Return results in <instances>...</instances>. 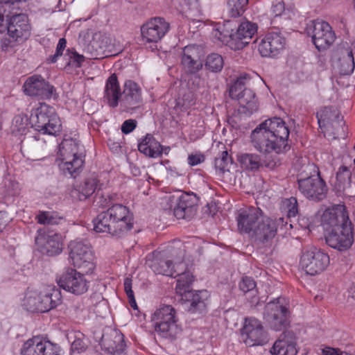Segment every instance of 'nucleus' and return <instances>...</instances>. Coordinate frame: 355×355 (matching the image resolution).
Masks as SVG:
<instances>
[{
    "instance_id": "obj_46",
    "label": "nucleus",
    "mask_w": 355,
    "mask_h": 355,
    "mask_svg": "<svg viewBox=\"0 0 355 355\" xmlns=\"http://www.w3.org/2000/svg\"><path fill=\"white\" fill-rule=\"evenodd\" d=\"M225 25L220 26L214 30L212 34L215 38L230 47V44L234 43V33H230L229 31L225 29Z\"/></svg>"
},
{
    "instance_id": "obj_35",
    "label": "nucleus",
    "mask_w": 355,
    "mask_h": 355,
    "mask_svg": "<svg viewBox=\"0 0 355 355\" xmlns=\"http://www.w3.org/2000/svg\"><path fill=\"white\" fill-rule=\"evenodd\" d=\"M94 230L98 233H107L116 238H121L118 231L112 223L107 210L97 215L93 220Z\"/></svg>"
},
{
    "instance_id": "obj_43",
    "label": "nucleus",
    "mask_w": 355,
    "mask_h": 355,
    "mask_svg": "<svg viewBox=\"0 0 355 355\" xmlns=\"http://www.w3.org/2000/svg\"><path fill=\"white\" fill-rule=\"evenodd\" d=\"M154 272L166 276L173 277L175 274V270L172 267V262L170 260L153 261L150 266Z\"/></svg>"
},
{
    "instance_id": "obj_19",
    "label": "nucleus",
    "mask_w": 355,
    "mask_h": 355,
    "mask_svg": "<svg viewBox=\"0 0 355 355\" xmlns=\"http://www.w3.org/2000/svg\"><path fill=\"white\" fill-rule=\"evenodd\" d=\"M262 210L257 207H249L239 211L236 217L238 230L241 233L248 234L252 237L258 223L261 219Z\"/></svg>"
},
{
    "instance_id": "obj_54",
    "label": "nucleus",
    "mask_w": 355,
    "mask_h": 355,
    "mask_svg": "<svg viewBox=\"0 0 355 355\" xmlns=\"http://www.w3.org/2000/svg\"><path fill=\"white\" fill-rule=\"evenodd\" d=\"M271 9L275 17L285 16V18H291L289 11L286 10L284 3L282 1L273 2Z\"/></svg>"
},
{
    "instance_id": "obj_39",
    "label": "nucleus",
    "mask_w": 355,
    "mask_h": 355,
    "mask_svg": "<svg viewBox=\"0 0 355 355\" xmlns=\"http://www.w3.org/2000/svg\"><path fill=\"white\" fill-rule=\"evenodd\" d=\"M23 305L29 311L42 312L41 292L28 291L24 299Z\"/></svg>"
},
{
    "instance_id": "obj_20",
    "label": "nucleus",
    "mask_w": 355,
    "mask_h": 355,
    "mask_svg": "<svg viewBox=\"0 0 355 355\" xmlns=\"http://www.w3.org/2000/svg\"><path fill=\"white\" fill-rule=\"evenodd\" d=\"M107 211L121 237L132 230L133 217L127 207L116 204L110 207Z\"/></svg>"
},
{
    "instance_id": "obj_49",
    "label": "nucleus",
    "mask_w": 355,
    "mask_h": 355,
    "mask_svg": "<svg viewBox=\"0 0 355 355\" xmlns=\"http://www.w3.org/2000/svg\"><path fill=\"white\" fill-rule=\"evenodd\" d=\"M282 209L286 211L288 218L295 217L298 213L297 199L294 197L284 199L282 201Z\"/></svg>"
},
{
    "instance_id": "obj_10",
    "label": "nucleus",
    "mask_w": 355,
    "mask_h": 355,
    "mask_svg": "<svg viewBox=\"0 0 355 355\" xmlns=\"http://www.w3.org/2000/svg\"><path fill=\"white\" fill-rule=\"evenodd\" d=\"M167 200L170 204L169 209L173 210L174 216L178 219L189 220L197 212L196 200L188 193L171 196Z\"/></svg>"
},
{
    "instance_id": "obj_55",
    "label": "nucleus",
    "mask_w": 355,
    "mask_h": 355,
    "mask_svg": "<svg viewBox=\"0 0 355 355\" xmlns=\"http://www.w3.org/2000/svg\"><path fill=\"white\" fill-rule=\"evenodd\" d=\"M67 41L64 38H60L56 46L55 53L54 55L49 56L47 58L49 63H55L58 59L62 55L63 51L66 48Z\"/></svg>"
},
{
    "instance_id": "obj_25",
    "label": "nucleus",
    "mask_w": 355,
    "mask_h": 355,
    "mask_svg": "<svg viewBox=\"0 0 355 355\" xmlns=\"http://www.w3.org/2000/svg\"><path fill=\"white\" fill-rule=\"evenodd\" d=\"M182 300L191 313H202L207 309V301L209 294L206 290L188 291L181 293Z\"/></svg>"
},
{
    "instance_id": "obj_60",
    "label": "nucleus",
    "mask_w": 355,
    "mask_h": 355,
    "mask_svg": "<svg viewBox=\"0 0 355 355\" xmlns=\"http://www.w3.org/2000/svg\"><path fill=\"white\" fill-rule=\"evenodd\" d=\"M12 189L8 191L10 196H17L19 193V184L17 182H11Z\"/></svg>"
},
{
    "instance_id": "obj_22",
    "label": "nucleus",
    "mask_w": 355,
    "mask_h": 355,
    "mask_svg": "<svg viewBox=\"0 0 355 355\" xmlns=\"http://www.w3.org/2000/svg\"><path fill=\"white\" fill-rule=\"evenodd\" d=\"M352 223L345 205H336L325 209L321 216V225L325 231L335 229L344 223Z\"/></svg>"
},
{
    "instance_id": "obj_6",
    "label": "nucleus",
    "mask_w": 355,
    "mask_h": 355,
    "mask_svg": "<svg viewBox=\"0 0 355 355\" xmlns=\"http://www.w3.org/2000/svg\"><path fill=\"white\" fill-rule=\"evenodd\" d=\"M328 254L315 246L304 248L300 264L306 274L315 275L323 272L329 264Z\"/></svg>"
},
{
    "instance_id": "obj_15",
    "label": "nucleus",
    "mask_w": 355,
    "mask_h": 355,
    "mask_svg": "<svg viewBox=\"0 0 355 355\" xmlns=\"http://www.w3.org/2000/svg\"><path fill=\"white\" fill-rule=\"evenodd\" d=\"M242 336L245 345L250 347L263 345L268 340L261 322L253 318L245 319Z\"/></svg>"
},
{
    "instance_id": "obj_4",
    "label": "nucleus",
    "mask_w": 355,
    "mask_h": 355,
    "mask_svg": "<svg viewBox=\"0 0 355 355\" xmlns=\"http://www.w3.org/2000/svg\"><path fill=\"white\" fill-rule=\"evenodd\" d=\"M288 301L285 297H277L266 304L263 318L271 329L282 331L290 324Z\"/></svg>"
},
{
    "instance_id": "obj_48",
    "label": "nucleus",
    "mask_w": 355,
    "mask_h": 355,
    "mask_svg": "<svg viewBox=\"0 0 355 355\" xmlns=\"http://www.w3.org/2000/svg\"><path fill=\"white\" fill-rule=\"evenodd\" d=\"M232 164V157L228 155L227 150H224L215 159V166L220 171L224 173L229 171Z\"/></svg>"
},
{
    "instance_id": "obj_3",
    "label": "nucleus",
    "mask_w": 355,
    "mask_h": 355,
    "mask_svg": "<svg viewBox=\"0 0 355 355\" xmlns=\"http://www.w3.org/2000/svg\"><path fill=\"white\" fill-rule=\"evenodd\" d=\"M29 123L35 130L49 135H56L61 128L59 117L46 103H41L31 111Z\"/></svg>"
},
{
    "instance_id": "obj_12",
    "label": "nucleus",
    "mask_w": 355,
    "mask_h": 355,
    "mask_svg": "<svg viewBox=\"0 0 355 355\" xmlns=\"http://www.w3.org/2000/svg\"><path fill=\"white\" fill-rule=\"evenodd\" d=\"M300 191L308 199L320 201L327 195V187L319 174L297 180Z\"/></svg>"
},
{
    "instance_id": "obj_2",
    "label": "nucleus",
    "mask_w": 355,
    "mask_h": 355,
    "mask_svg": "<svg viewBox=\"0 0 355 355\" xmlns=\"http://www.w3.org/2000/svg\"><path fill=\"white\" fill-rule=\"evenodd\" d=\"M155 331L162 337L173 339L182 331L176 310L171 305L157 309L152 315Z\"/></svg>"
},
{
    "instance_id": "obj_9",
    "label": "nucleus",
    "mask_w": 355,
    "mask_h": 355,
    "mask_svg": "<svg viewBox=\"0 0 355 355\" xmlns=\"http://www.w3.org/2000/svg\"><path fill=\"white\" fill-rule=\"evenodd\" d=\"M245 80V77L238 78L230 87V96L232 98L238 100L243 112L252 114L258 110V101L252 89L244 88Z\"/></svg>"
},
{
    "instance_id": "obj_52",
    "label": "nucleus",
    "mask_w": 355,
    "mask_h": 355,
    "mask_svg": "<svg viewBox=\"0 0 355 355\" xmlns=\"http://www.w3.org/2000/svg\"><path fill=\"white\" fill-rule=\"evenodd\" d=\"M87 344L85 340L84 335L80 332L74 334V340L71 343V349L78 353L84 352L87 349Z\"/></svg>"
},
{
    "instance_id": "obj_14",
    "label": "nucleus",
    "mask_w": 355,
    "mask_h": 355,
    "mask_svg": "<svg viewBox=\"0 0 355 355\" xmlns=\"http://www.w3.org/2000/svg\"><path fill=\"white\" fill-rule=\"evenodd\" d=\"M60 347L40 336L26 341L21 349V355H61Z\"/></svg>"
},
{
    "instance_id": "obj_50",
    "label": "nucleus",
    "mask_w": 355,
    "mask_h": 355,
    "mask_svg": "<svg viewBox=\"0 0 355 355\" xmlns=\"http://www.w3.org/2000/svg\"><path fill=\"white\" fill-rule=\"evenodd\" d=\"M28 117L24 114H18L15 116L12 121L13 131L24 134L28 128Z\"/></svg>"
},
{
    "instance_id": "obj_1",
    "label": "nucleus",
    "mask_w": 355,
    "mask_h": 355,
    "mask_svg": "<svg viewBox=\"0 0 355 355\" xmlns=\"http://www.w3.org/2000/svg\"><path fill=\"white\" fill-rule=\"evenodd\" d=\"M289 133L286 123L281 118L274 117L256 127L250 135L251 142L260 153L279 154L289 149Z\"/></svg>"
},
{
    "instance_id": "obj_28",
    "label": "nucleus",
    "mask_w": 355,
    "mask_h": 355,
    "mask_svg": "<svg viewBox=\"0 0 355 355\" xmlns=\"http://www.w3.org/2000/svg\"><path fill=\"white\" fill-rule=\"evenodd\" d=\"M272 355H296L297 353L295 334L284 331L270 349Z\"/></svg>"
},
{
    "instance_id": "obj_34",
    "label": "nucleus",
    "mask_w": 355,
    "mask_h": 355,
    "mask_svg": "<svg viewBox=\"0 0 355 355\" xmlns=\"http://www.w3.org/2000/svg\"><path fill=\"white\" fill-rule=\"evenodd\" d=\"M122 93L119 83L115 73H112L107 80L104 91V98L112 107H116L119 104Z\"/></svg>"
},
{
    "instance_id": "obj_41",
    "label": "nucleus",
    "mask_w": 355,
    "mask_h": 355,
    "mask_svg": "<svg viewBox=\"0 0 355 355\" xmlns=\"http://www.w3.org/2000/svg\"><path fill=\"white\" fill-rule=\"evenodd\" d=\"M249 0H227V12L230 17L237 18L243 15L247 9Z\"/></svg>"
},
{
    "instance_id": "obj_40",
    "label": "nucleus",
    "mask_w": 355,
    "mask_h": 355,
    "mask_svg": "<svg viewBox=\"0 0 355 355\" xmlns=\"http://www.w3.org/2000/svg\"><path fill=\"white\" fill-rule=\"evenodd\" d=\"M238 159L241 166L247 170H257L262 166L260 156L257 154H241L239 156Z\"/></svg>"
},
{
    "instance_id": "obj_29",
    "label": "nucleus",
    "mask_w": 355,
    "mask_h": 355,
    "mask_svg": "<svg viewBox=\"0 0 355 355\" xmlns=\"http://www.w3.org/2000/svg\"><path fill=\"white\" fill-rule=\"evenodd\" d=\"M256 227L252 238H254L263 243L272 239L277 234V221L263 214Z\"/></svg>"
},
{
    "instance_id": "obj_7",
    "label": "nucleus",
    "mask_w": 355,
    "mask_h": 355,
    "mask_svg": "<svg viewBox=\"0 0 355 355\" xmlns=\"http://www.w3.org/2000/svg\"><path fill=\"white\" fill-rule=\"evenodd\" d=\"M318 124L320 128L327 131L333 130L334 139H345L347 137V127L343 117L339 111L333 107H324L317 113Z\"/></svg>"
},
{
    "instance_id": "obj_45",
    "label": "nucleus",
    "mask_w": 355,
    "mask_h": 355,
    "mask_svg": "<svg viewBox=\"0 0 355 355\" xmlns=\"http://www.w3.org/2000/svg\"><path fill=\"white\" fill-rule=\"evenodd\" d=\"M350 179L351 172L347 166H342L336 173L335 185L338 190H344L345 187L349 184Z\"/></svg>"
},
{
    "instance_id": "obj_33",
    "label": "nucleus",
    "mask_w": 355,
    "mask_h": 355,
    "mask_svg": "<svg viewBox=\"0 0 355 355\" xmlns=\"http://www.w3.org/2000/svg\"><path fill=\"white\" fill-rule=\"evenodd\" d=\"M40 292L42 313L49 311L62 303L61 292L55 286H49Z\"/></svg>"
},
{
    "instance_id": "obj_56",
    "label": "nucleus",
    "mask_w": 355,
    "mask_h": 355,
    "mask_svg": "<svg viewBox=\"0 0 355 355\" xmlns=\"http://www.w3.org/2000/svg\"><path fill=\"white\" fill-rule=\"evenodd\" d=\"M137 127V121L134 119L125 120L121 125V131L123 134H129Z\"/></svg>"
},
{
    "instance_id": "obj_53",
    "label": "nucleus",
    "mask_w": 355,
    "mask_h": 355,
    "mask_svg": "<svg viewBox=\"0 0 355 355\" xmlns=\"http://www.w3.org/2000/svg\"><path fill=\"white\" fill-rule=\"evenodd\" d=\"M239 288L243 293H257L256 283L252 277H243L239 283Z\"/></svg>"
},
{
    "instance_id": "obj_21",
    "label": "nucleus",
    "mask_w": 355,
    "mask_h": 355,
    "mask_svg": "<svg viewBox=\"0 0 355 355\" xmlns=\"http://www.w3.org/2000/svg\"><path fill=\"white\" fill-rule=\"evenodd\" d=\"M286 39L279 31L272 30L267 33L258 46L263 57L277 55L285 47Z\"/></svg>"
},
{
    "instance_id": "obj_32",
    "label": "nucleus",
    "mask_w": 355,
    "mask_h": 355,
    "mask_svg": "<svg viewBox=\"0 0 355 355\" xmlns=\"http://www.w3.org/2000/svg\"><path fill=\"white\" fill-rule=\"evenodd\" d=\"M79 141L72 138L64 139L59 145L57 162L69 160L71 157L83 155Z\"/></svg>"
},
{
    "instance_id": "obj_59",
    "label": "nucleus",
    "mask_w": 355,
    "mask_h": 355,
    "mask_svg": "<svg viewBox=\"0 0 355 355\" xmlns=\"http://www.w3.org/2000/svg\"><path fill=\"white\" fill-rule=\"evenodd\" d=\"M11 218L6 211H0V232L9 223Z\"/></svg>"
},
{
    "instance_id": "obj_31",
    "label": "nucleus",
    "mask_w": 355,
    "mask_h": 355,
    "mask_svg": "<svg viewBox=\"0 0 355 355\" xmlns=\"http://www.w3.org/2000/svg\"><path fill=\"white\" fill-rule=\"evenodd\" d=\"M41 251L49 256H55L62 250V236L57 233L42 235L40 239Z\"/></svg>"
},
{
    "instance_id": "obj_42",
    "label": "nucleus",
    "mask_w": 355,
    "mask_h": 355,
    "mask_svg": "<svg viewBox=\"0 0 355 355\" xmlns=\"http://www.w3.org/2000/svg\"><path fill=\"white\" fill-rule=\"evenodd\" d=\"M173 277H178L177 279L176 290L180 294L188 291L189 290H187V288H189L193 281V276L189 271L180 272L175 270V274Z\"/></svg>"
},
{
    "instance_id": "obj_37",
    "label": "nucleus",
    "mask_w": 355,
    "mask_h": 355,
    "mask_svg": "<svg viewBox=\"0 0 355 355\" xmlns=\"http://www.w3.org/2000/svg\"><path fill=\"white\" fill-rule=\"evenodd\" d=\"M84 157V154L72 157L69 160H62L58 162V164L64 174L76 178L83 169L85 162Z\"/></svg>"
},
{
    "instance_id": "obj_18",
    "label": "nucleus",
    "mask_w": 355,
    "mask_h": 355,
    "mask_svg": "<svg viewBox=\"0 0 355 355\" xmlns=\"http://www.w3.org/2000/svg\"><path fill=\"white\" fill-rule=\"evenodd\" d=\"M204 52L201 46L188 45L182 50L181 65L185 73L196 74L203 67Z\"/></svg>"
},
{
    "instance_id": "obj_13",
    "label": "nucleus",
    "mask_w": 355,
    "mask_h": 355,
    "mask_svg": "<svg viewBox=\"0 0 355 355\" xmlns=\"http://www.w3.org/2000/svg\"><path fill=\"white\" fill-rule=\"evenodd\" d=\"M318 51L327 49L334 42L336 35L331 26L325 21H312L308 30Z\"/></svg>"
},
{
    "instance_id": "obj_57",
    "label": "nucleus",
    "mask_w": 355,
    "mask_h": 355,
    "mask_svg": "<svg viewBox=\"0 0 355 355\" xmlns=\"http://www.w3.org/2000/svg\"><path fill=\"white\" fill-rule=\"evenodd\" d=\"M204 161V157L202 155H191L188 157V163L191 166H196Z\"/></svg>"
},
{
    "instance_id": "obj_36",
    "label": "nucleus",
    "mask_w": 355,
    "mask_h": 355,
    "mask_svg": "<svg viewBox=\"0 0 355 355\" xmlns=\"http://www.w3.org/2000/svg\"><path fill=\"white\" fill-rule=\"evenodd\" d=\"M138 150L146 156L153 158L160 157L163 153V146L149 134L139 143Z\"/></svg>"
},
{
    "instance_id": "obj_62",
    "label": "nucleus",
    "mask_w": 355,
    "mask_h": 355,
    "mask_svg": "<svg viewBox=\"0 0 355 355\" xmlns=\"http://www.w3.org/2000/svg\"><path fill=\"white\" fill-rule=\"evenodd\" d=\"M173 270H178L180 272H186L185 271V264L182 261H178L176 266H172Z\"/></svg>"
},
{
    "instance_id": "obj_64",
    "label": "nucleus",
    "mask_w": 355,
    "mask_h": 355,
    "mask_svg": "<svg viewBox=\"0 0 355 355\" xmlns=\"http://www.w3.org/2000/svg\"><path fill=\"white\" fill-rule=\"evenodd\" d=\"M27 0H0V3H14L15 2L26 1Z\"/></svg>"
},
{
    "instance_id": "obj_11",
    "label": "nucleus",
    "mask_w": 355,
    "mask_h": 355,
    "mask_svg": "<svg viewBox=\"0 0 355 355\" xmlns=\"http://www.w3.org/2000/svg\"><path fill=\"white\" fill-rule=\"evenodd\" d=\"M327 232L325 241L327 244L332 248L344 251L349 248L354 242L352 223H344L343 225Z\"/></svg>"
},
{
    "instance_id": "obj_23",
    "label": "nucleus",
    "mask_w": 355,
    "mask_h": 355,
    "mask_svg": "<svg viewBox=\"0 0 355 355\" xmlns=\"http://www.w3.org/2000/svg\"><path fill=\"white\" fill-rule=\"evenodd\" d=\"M8 35L13 41H23L30 36L31 26L25 14L11 16L8 23Z\"/></svg>"
},
{
    "instance_id": "obj_16",
    "label": "nucleus",
    "mask_w": 355,
    "mask_h": 355,
    "mask_svg": "<svg viewBox=\"0 0 355 355\" xmlns=\"http://www.w3.org/2000/svg\"><path fill=\"white\" fill-rule=\"evenodd\" d=\"M23 88L26 95L37 96L41 99H49L55 95V88L40 75L28 78Z\"/></svg>"
},
{
    "instance_id": "obj_17",
    "label": "nucleus",
    "mask_w": 355,
    "mask_h": 355,
    "mask_svg": "<svg viewBox=\"0 0 355 355\" xmlns=\"http://www.w3.org/2000/svg\"><path fill=\"white\" fill-rule=\"evenodd\" d=\"M169 28V23L164 18H152L141 26L142 40L148 43H157L164 37Z\"/></svg>"
},
{
    "instance_id": "obj_44",
    "label": "nucleus",
    "mask_w": 355,
    "mask_h": 355,
    "mask_svg": "<svg viewBox=\"0 0 355 355\" xmlns=\"http://www.w3.org/2000/svg\"><path fill=\"white\" fill-rule=\"evenodd\" d=\"M223 65L224 62L223 58L217 53H211L207 57L205 63L206 69L214 73L220 71Z\"/></svg>"
},
{
    "instance_id": "obj_47",
    "label": "nucleus",
    "mask_w": 355,
    "mask_h": 355,
    "mask_svg": "<svg viewBox=\"0 0 355 355\" xmlns=\"http://www.w3.org/2000/svg\"><path fill=\"white\" fill-rule=\"evenodd\" d=\"M36 218L38 223L43 225H58L62 220V218L51 211H40Z\"/></svg>"
},
{
    "instance_id": "obj_61",
    "label": "nucleus",
    "mask_w": 355,
    "mask_h": 355,
    "mask_svg": "<svg viewBox=\"0 0 355 355\" xmlns=\"http://www.w3.org/2000/svg\"><path fill=\"white\" fill-rule=\"evenodd\" d=\"M8 37H5L1 40V46L2 48H6L8 46H11V43L14 42L15 41L12 40V39L8 35Z\"/></svg>"
},
{
    "instance_id": "obj_58",
    "label": "nucleus",
    "mask_w": 355,
    "mask_h": 355,
    "mask_svg": "<svg viewBox=\"0 0 355 355\" xmlns=\"http://www.w3.org/2000/svg\"><path fill=\"white\" fill-rule=\"evenodd\" d=\"M132 280L130 277H126L124 279V289L128 297L134 296V292L132 289Z\"/></svg>"
},
{
    "instance_id": "obj_24",
    "label": "nucleus",
    "mask_w": 355,
    "mask_h": 355,
    "mask_svg": "<svg viewBox=\"0 0 355 355\" xmlns=\"http://www.w3.org/2000/svg\"><path fill=\"white\" fill-rule=\"evenodd\" d=\"M352 46H348L347 44H343L336 51L334 56L337 59L336 65L341 75H349L354 70L355 42L352 43Z\"/></svg>"
},
{
    "instance_id": "obj_8",
    "label": "nucleus",
    "mask_w": 355,
    "mask_h": 355,
    "mask_svg": "<svg viewBox=\"0 0 355 355\" xmlns=\"http://www.w3.org/2000/svg\"><path fill=\"white\" fill-rule=\"evenodd\" d=\"M84 272L68 268L56 279L60 288L76 295L84 294L88 291L89 282L85 278Z\"/></svg>"
},
{
    "instance_id": "obj_27",
    "label": "nucleus",
    "mask_w": 355,
    "mask_h": 355,
    "mask_svg": "<svg viewBox=\"0 0 355 355\" xmlns=\"http://www.w3.org/2000/svg\"><path fill=\"white\" fill-rule=\"evenodd\" d=\"M257 31L256 24L250 21L241 22L236 31L234 33V44H230V48L233 50H240L243 49L249 44L250 40Z\"/></svg>"
},
{
    "instance_id": "obj_5",
    "label": "nucleus",
    "mask_w": 355,
    "mask_h": 355,
    "mask_svg": "<svg viewBox=\"0 0 355 355\" xmlns=\"http://www.w3.org/2000/svg\"><path fill=\"white\" fill-rule=\"evenodd\" d=\"M69 258L75 268L86 274L91 273L95 268L92 246L85 240H75L69 245Z\"/></svg>"
},
{
    "instance_id": "obj_30",
    "label": "nucleus",
    "mask_w": 355,
    "mask_h": 355,
    "mask_svg": "<svg viewBox=\"0 0 355 355\" xmlns=\"http://www.w3.org/2000/svg\"><path fill=\"white\" fill-rule=\"evenodd\" d=\"M101 346L112 355H120L125 348L123 335L119 331L112 330L102 336Z\"/></svg>"
},
{
    "instance_id": "obj_26",
    "label": "nucleus",
    "mask_w": 355,
    "mask_h": 355,
    "mask_svg": "<svg viewBox=\"0 0 355 355\" xmlns=\"http://www.w3.org/2000/svg\"><path fill=\"white\" fill-rule=\"evenodd\" d=\"M121 104L127 110H135L141 105V89L133 80H128L125 82Z\"/></svg>"
},
{
    "instance_id": "obj_63",
    "label": "nucleus",
    "mask_w": 355,
    "mask_h": 355,
    "mask_svg": "<svg viewBox=\"0 0 355 355\" xmlns=\"http://www.w3.org/2000/svg\"><path fill=\"white\" fill-rule=\"evenodd\" d=\"M128 299H129V303H130V306L134 309H137V305L136 303L135 295L132 297H128Z\"/></svg>"
},
{
    "instance_id": "obj_38",
    "label": "nucleus",
    "mask_w": 355,
    "mask_h": 355,
    "mask_svg": "<svg viewBox=\"0 0 355 355\" xmlns=\"http://www.w3.org/2000/svg\"><path fill=\"white\" fill-rule=\"evenodd\" d=\"M103 184L99 183V180L94 176L87 178L83 184L80 187V196H78L80 200H85L96 191L98 192L102 187Z\"/></svg>"
},
{
    "instance_id": "obj_51",
    "label": "nucleus",
    "mask_w": 355,
    "mask_h": 355,
    "mask_svg": "<svg viewBox=\"0 0 355 355\" xmlns=\"http://www.w3.org/2000/svg\"><path fill=\"white\" fill-rule=\"evenodd\" d=\"M65 56L68 57V65L73 67H80L85 61L83 55L78 53L74 49H67Z\"/></svg>"
}]
</instances>
